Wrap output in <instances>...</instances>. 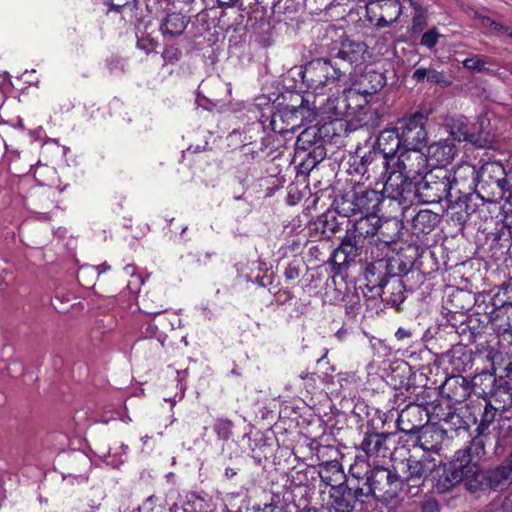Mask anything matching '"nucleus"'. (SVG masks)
<instances>
[{
  "instance_id": "obj_61",
  "label": "nucleus",
  "mask_w": 512,
  "mask_h": 512,
  "mask_svg": "<svg viewBox=\"0 0 512 512\" xmlns=\"http://www.w3.org/2000/svg\"><path fill=\"white\" fill-rule=\"evenodd\" d=\"M156 45H157V41L150 35L139 36L137 34V47L139 49L145 51L147 54L154 51Z\"/></svg>"
},
{
  "instance_id": "obj_9",
  "label": "nucleus",
  "mask_w": 512,
  "mask_h": 512,
  "mask_svg": "<svg viewBox=\"0 0 512 512\" xmlns=\"http://www.w3.org/2000/svg\"><path fill=\"white\" fill-rule=\"evenodd\" d=\"M398 166H402L401 170L396 171L394 168L384 179L383 192L391 200L405 209L409 207L415 198H418L417 183H414L409 175L410 171H406V165L398 159Z\"/></svg>"
},
{
  "instance_id": "obj_35",
  "label": "nucleus",
  "mask_w": 512,
  "mask_h": 512,
  "mask_svg": "<svg viewBox=\"0 0 512 512\" xmlns=\"http://www.w3.org/2000/svg\"><path fill=\"white\" fill-rule=\"evenodd\" d=\"M360 99L359 92L354 88L344 89L337 96L327 98L326 109L336 117L352 115L351 101Z\"/></svg>"
},
{
  "instance_id": "obj_5",
  "label": "nucleus",
  "mask_w": 512,
  "mask_h": 512,
  "mask_svg": "<svg viewBox=\"0 0 512 512\" xmlns=\"http://www.w3.org/2000/svg\"><path fill=\"white\" fill-rule=\"evenodd\" d=\"M512 170H506L500 161H488L480 167V180L477 196L481 201L496 203L504 199L510 191Z\"/></svg>"
},
{
  "instance_id": "obj_15",
  "label": "nucleus",
  "mask_w": 512,
  "mask_h": 512,
  "mask_svg": "<svg viewBox=\"0 0 512 512\" xmlns=\"http://www.w3.org/2000/svg\"><path fill=\"white\" fill-rule=\"evenodd\" d=\"M384 198L383 191L361 183H354L351 189V211L354 214L360 213L364 214L363 217L374 219L380 212Z\"/></svg>"
},
{
  "instance_id": "obj_22",
  "label": "nucleus",
  "mask_w": 512,
  "mask_h": 512,
  "mask_svg": "<svg viewBox=\"0 0 512 512\" xmlns=\"http://www.w3.org/2000/svg\"><path fill=\"white\" fill-rule=\"evenodd\" d=\"M428 423L427 412L417 405H406L398 414L396 421L400 432L412 439Z\"/></svg>"
},
{
  "instance_id": "obj_53",
  "label": "nucleus",
  "mask_w": 512,
  "mask_h": 512,
  "mask_svg": "<svg viewBox=\"0 0 512 512\" xmlns=\"http://www.w3.org/2000/svg\"><path fill=\"white\" fill-rule=\"evenodd\" d=\"M453 404H448L446 408L443 407V405L435 400L433 402V404H431L427 409H426V412H427V419L428 421L430 419H436L437 421L439 422H443L446 420V416L447 415V411L449 408H453L452 407Z\"/></svg>"
},
{
  "instance_id": "obj_42",
  "label": "nucleus",
  "mask_w": 512,
  "mask_h": 512,
  "mask_svg": "<svg viewBox=\"0 0 512 512\" xmlns=\"http://www.w3.org/2000/svg\"><path fill=\"white\" fill-rule=\"evenodd\" d=\"M464 296L465 294L462 291H458L457 293L453 294L449 300L451 303V308H447V322L449 323L452 331L459 325V321L467 316L465 311L469 309V306L464 304L459 305Z\"/></svg>"
},
{
  "instance_id": "obj_51",
  "label": "nucleus",
  "mask_w": 512,
  "mask_h": 512,
  "mask_svg": "<svg viewBox=\"0 0 512 512\" xmlns=\"http://www.w3.org/2000/svg\"><path fill=\"white\" fill-rule=\"evenodd\" d=\"M395 394L393 396V406L392 408L395 410H400L406 405H410V398L413 397V392H415V385L407 386L402 390H395Z\"/></svg>"
},
{
  "instance_id": "obj_59",
  "label": "nucleus",
  "mask_w": 512,
  "mask_h": 512,
  "mask_svg": "<svg viewBox=\"0 0 512 512\" xmlns=\"http://www.w3.org/2000/svg\"><path fill=\"white\" fill-rule=\"evenodd\" d=\"M164 64L174 65L182 58V51L175 45L166 46L162 52Z\"/></svg>"
},
{
  "instance_id": "obj_16",
  "label": "nucleus",
  "mask_w": 512,
  "mask_h": 512,
  "mask_svg": "<svg viewBox=\"0 0 512 512\" xmlns=\"http://www.w3.org/2000/svg\"><path fill=\"white\" fill-rule=\"evenodd\" d=\"M365 17L373 27L383 29L396 23L403 12L399 0H368Z\"/></svg>"
},
{
  "instance_id": "obj_37",
  "label": "nucleus",
  "mask_w": 512,
  "mask_h": 512,
  "mask_svg": "<svg viewBox=\"0 0 512 512\" xmlns=\"http://www.w3.org/2000/svg\"><path fill=\"white\" fill-rule=\"evenodd\" d=\"M439 222V214L428 209L420 210L412 218L413 234L417 237L427 235L435 229Z\"/></svg>"
},
{
  "instance_id": "obj_46",
  "label": "nucleus",
  "mask_w": 512,
  "mask_h": 512,
  "mask_svg": "<svg viewBox=\"0 0 512 512\" xmlns=\"http://www.w3.org/2000/svg\"><path fill=\"white\" fill-rule=\"evenodd\" d=\"M496 415L497 408L490 402H486L480 415L479 424L475 429L476 435L473 438H479L482 442L486 443L485 439L488 437V428L494 422Z\"/></svg>"
},
{
  "instance_id": "obj_18",
  "label": "nucleus",
  "mask_w": 512,
  "mask_h": 512,
  "mask_svg": "<svg viewBox=\"0 0 512 512\" xmlns=\"http://www.w3.org/2000/svg\"><path fill=\"white\" fill-rule=\"evenodd\" d=\"M479 178L480 168L467 161L457 164L450 170V179L456 202L463 197H469V195L477 193Z\"/></svg>"
},
{
  "instance_id": "obj_52",
  "label": "nucleus",
  "mask_w": 512,
  "mask_h": 512,
  "mask_svg": "<svg viewBox=\"0 0 512 512\" xmlns=\"http://www.w3.org/2000/svg\"><path fill=\"white\" fill-rule=\"evenodd\" d=\"M144 338L156 339L162 347H164L167 335L159 329V326L155 322H148L141 331Z\"/></svg>"
},
{
  "instance_id": "obj_36",
  "label": "nucleus",
  "mask_w": 512,
  "mask_h": 512,
  "mask_svg": "<svg viewBox=\"0 0 512 512\" xmlns=\"http://www.w3.org/2000/svg\"><path fill=\"white\" fill-rule=\"evenodd\" d=\"M414 379L415 374L411 366L405 361L392 365L387 374V383L394 390H402L407 386L415 385Z\"/></svg>"
},
{
  "instance_id": "obj_48",
  "label": "nucleus",
  "mask_w": 512,
  "mask_h": 512,
  "mask_svg": "<svg viewBox=\"0 0 512 512\" xmlns=\"http://www.w3.org/2000/svg\"><path fill=\"white\" fill-rule=\"evenodd\" d=\"M438 395L435 388L427 387L426 385H415V392L413 397H409L412 405H417L420 408L427 409L436 400L434 397Z\"/></svg>"
},
{
  "instance_id": "obj_13",
  "label": "nucleus",
  "mask_w": 512,
  "mask_h": 512,
  "mask_svg": "<svg viewBox=\"0 0 512 512\" xmlns=\"http://www.w3.org/2000/svg\"><path fill=\"white\" fill-rule=\"evenodd\" d=\"M391 162L380 151L373 148L364 155L353 158L349 171L359 174L367 180L373 178L376 182H383L393 170Z\"/></svg>"
},
{
  "instance_id": "obj_21",
  "label": "nucleus",
  "mask_w": 512,
  "mask_h": 512,
  "mask_svg": "<svg viewBox=\"0 0 512 512\" xmlns=\"http://www.w3.org/2000/svg\"><path fill=\"white\" fill-rule=\"evenodd\" d=\"M384 254L371 252V258L373 261L367 263L364 270V278L366 281L365 287L371 292V297H376V294L383 293L385 284L390 279V271L388 265L385 262Z\"/></svg>"
},
{
  "instance_id": "obj_34",
  "label": "nucleus",
  "mask_w": 512,
  "mask_h": 512,
  "mask_svg": "<svg viewBox=\"0 0 512 512\" xmlns=\"http://www.w3.org/2000/svg\"><path fill=\"white\" fill-rule=\"evenodd\" d=\"M386 84L387 78L385 73L370 69L360 75L357 88L354 89L359 92L360 97H369L380 92Z\"/></svg>"
},
{
  "instance_id": "obj_7",
  "label": "nucleus",
  "mask_w": 512,
  "mask_h": 512,
  "mask_svg": "<svg viewBox=\"0 0 512 512\" xmlns=\"http://www.w3.org/2000/svg\"><path fill=\"white\" fill-rule=\"evenodd\" d=\"M372 487L367 494L385 505H395L400 501L402 482L395 467L375 466L371 468Z\"/></svg>"
},
{
  "instance_id": "obj_39",
  "label": "nucleus",
  "mask_w": 512,
  "mask_h": 512,
  "mask_svg": "<svg viewBox=\"0 0 512 512\" xmlns=\"http://www.w3.org/2000/svg\"><path fill=\"white\" fill-rule=\"evenodd\" d=\"M318 474L321 482L330 486L331 489H334L338 483L346 478L342 466L338 461H327L320 464Z\"/></svg>"
},
{
  "instance_id": "obj_60",
  "label": "nucleus",
  "mask_w": 512,
  "mask_h": 512,
  "mask_svg": "<svg viewBox=\"0 0 512 512\" xmlns=\"http://www.w3.org/2000/svg\"><path fill=\"white\" fill-rule=\"evenodd\" d=\"M440 37L441 34L438 32L437 28L433 27L423 33L420 44L431 50L437 45Z\"/></svg>"
},
{
  "instance_id": "obj_50",
  "label": "nucleus",
  "mask_w": 512,
  "mask_h": 512,
  "mask_svg": "<svg viewBox=\"0 0 512 512\" xmlns=\"http://www.w3.org/2000/svg\"><path fill=\"white\" fill-rule=\"evenodd\" d=\"M292 102L297 103L299 111L296 112L299 114V119L301 120L302 125L311 123L316 119L318 114L317 109L315 107H310L309 101L305 100L302 95H292Z\"/></svg>"
},
{
  "instance_id": "obj_25",
  "label": "nucleus",
  "mask_w": 512,
  "mask_h": 512,
  "mask_svg": "<svg viewBox=\"0 0 512 512\" xmlns=\"http://www.w3.org/2000/svg\"><path fill=\"white\" fill-rule=\"evenodd\" d=\"M281 107L272 113L270 119L271 130L278 134H285L294 132L297 128L302 126L297 103L292 104H279Z\"/></svg>"
},
{
  "instance_id": "obj_33",
  "label": "nucleus",
  "mask_w": 512,
  "mask_h": 512,
  "mask_svg": "<svg viewBox=\"0 0 512 512\" xmlns=\"http://www.w3.org/2000/svg\"><path fill=\"white\" fill-rule=\"evenodd\" d=\"M398 128L393 127L384 129L380 132L375 143V150L380 151L391 161L395 160V156L400 149H403V142L400 138Z\"/></svg>"
},
{
  "instance_id": "obj_62",
  "label": "nucleus",
  "mask_w": 512,
  "mask_h": 512,
  "mask_svg": "<svg viewBox=\"0 0 512 512\" xmlns=\"http://www.w3.org/2000/svg\"><path fill=\"white\" fill-rule=\"evenodd\" d=\"M486 62L478 56L467 58L463 61V66L469 70H474L477 72H484L488 70L486 67Z\"/></svg>"
},
{
  "instance_id": "obj_27",
  "label": "nucleus",
  "mask_w": 512,
  "mask_h": 512,
  "mask_svg": "<svg viewBox=\"0 0 512 512\" xmlns=\"http://www.w3.org/2000/svg\"><path fill=\"white\" fill-rule=\"evenodd\" d=\"M467 346L460 343L452 344L450 349L441 354L458 374L472 372L474 366L475 356Z\"/></svg>"
},
{
  "instance_id": "obj_58",
  "label": "nucleus",
  "mask_w": 512,
  "mask_h": 512,
  "mask_svg": "<svg viewBox=\"0 0 512 512\" xmlns=\"http://www.w3.org/2000/svg\"><path fill=\"white\" fill-rule=\"evenodd\" d=\"M103 4L108 7L109 12L121 13L126 7H136L138 0H103Z\"/></svg>"
},
{
  "instance_id": "obj_45",
  "label": "nucleus",
  "mask_w": 512,
  "mask_h": 512,
  "mask_svg": "<svg viewBox=\"0 0 512 512\" xmlns=\"http://www.w3.org/2000/svg\"><path fill=\"white\" fill-rule=\"evenodd\" d=\"M479 304H481L480 297L476 299V312L465 317V321H467L466 327L468 331H470L468 335L469 344L475 343L477 339L484 334L486 328L485 321L481 320L479 317L481 314L485 315L483 312L478 311Z\"/></svg>"
},
{
  "instance_id": "obj_1",
  "label": "nucleus",
  "mask_w": 512,
  "mask_h": 512,
  "mask_svg": "<svg viewBox=\"0 0 512 512\" xmlns=\"http://www.w3.org/2000/svg\"><path fill=\"white\" fill-rule=\"evenodd\" d=\"M367 46L363 42L344 40L330 57L316 58L301 67L300 75L308 89L325 94L339 87L342 78L352 74L355 67L365 62Z\"/></svg>"
},
{
  "instance_id": "obj_32",
  "label": "nucleus",
  "mask_w": 512,
  "mask_h": 512,
  "mask_svg": "<svg viewBox=\"0 0 512 512\" xmlns=\"http://www.w3.org/2000/svg\"><path fill=\"white\" fill-rule=\"evenodd\" d=\"M406 284L404 279L392 275L388 282L385 284V288L383 289V293L376 294V296L381 297L382 302L390 307L395 308L396 310H400V305L406 299Z\"/></svg>"
},
{
  "instance_id": "obj_56",
  "label": "nucleus",
  "mask_w": 512,
  "mask_h": 512,
  "mask_svg": "<svg viewBox=\"0 0 512 512\" xmlns=\"http://www.w3.org/2000/svg\"><path fill=\"white\" fill-rule=\"evenodd\" d=\"M344 300L345 313L351 318H355L361 309L360 297L358 294L346 295Z\"/></svg>"
},
{
  "instance_id": "obj_28",
  "label": "nucleus",
  "mask_w": 512,
  "mask_h": 512,
  "mask_svg": "<svg viewBox=\"0 0 512 512\" xmlns=\"http://www.w3.org/2000/svg\"><path fill=\"white\" fill-rule=\"evenodd\" d=\"M477 387L480 389L481 394L490 396H501L509 389L508 378L505 375L497 377L494 373L489 371H482L473 378L472 389Z\"/></svg>"
},
{
  "instance_id": "obj_55",
  "label": "nucleus",
  "mask_w": 512,
  "mask_h": 512,
  "mask_svg": "<svg viewBox=\"0 0 512 512\" xmlns=\"http://www.w3.org/2000/svg\"><path fill=\"white\" fill-rule=\"evenodd\" d=\"M233 422L229 419L219 418L215 421L213 429L221 440H228L232 435Z\"/></svg>"
},
{
  "instance_id": "obj_6",
  "label": "nucleus",
  "mask_w": 512,
  "mask_h": 512,
  "mask_svg": "<svg viewBox=\"0 0 512 512\" xmlns=\"http://www.w3.org/2000/svg\"><path fill=\"white\" fill-rule=\"evenodd\" d=\"M450 179V170L434 167L417 182L418 199L424 203H456Z\"/></svg>"
},
{
  "instance_id": "obj_31",
  "label": "nucleus",
  "mask_w": 512,
  "mask_h": 512,
  "mask_svg": "<svg viewBox=\"0 0 512 512\" xmlns=\"http://www.w3.org/2000/svg\"><path fill=\"white\" fill-rule=\"evenodd\" d=\"M433 471L430 474V482L432 490L437 494H446L451 492L459 482L446 463H436L434 461Z\"/></svg>"
},
{
  "instance_id": "obj_17",
  "label": "nucleus",
  "mask_w": 512,
  "mask_h": 512,
  "mask_svg": "<svg viewBox=\"0 0 512 512\" xmlns=\"http://www.w3.org/2000/svg\"><path fill=\"white\" fill-rule=\"evenodd\" d=\"M478 482L474 483L478 492H502L512 484V464L505 459L499 465L487 469L481 468Z\"/></svg>"
},
{
  "instance_id": "obj_19",
  "label": "nucleus",
  "mask_w": 512,
  "mask_h": 512,
  "mask_svg": "<svg viewBox=\"0 0 512 512\" xmlns=\"http://www.w3.org/2000/svg\"><path fill=\"white\" fill-rule=\"evenodd\" d=\"M453 140L468 142L476 148H486L490 144L489 134L480 129L477 123H472L465 116L451 118L447 123Z\"/></svg>"
},
{
  "instance_id": "obj_12",
  "label": "nucleus",
  "mask_w": 512,
  "mask_h": 512,
  "mask_svg": "<svg viewBox=\"0 0 512 512\" xmlns=\"http://www.w3.org/2000/svg\"><path fill=\"white\" fill-rule=\"evenodd\" d=\"M428 115L416 111L398 120L396 126L403 142L404 151H420L427 141L426 123Z\"/></svg>"
},
{
  "instance_id": "obj_29",
  "label": "nucleus",
  "mask_w": 512,
  "mask_h": 512,
  "mask_svg": "<svg viewBox=\"0 0 512 512\" xmlns=\"http://www.w3.org/2000/svg\"><path fill=\"white\" fill-rule=\"evenodd\" d=\"M458 154L457 146L450 140H440L427 146L426 159L435 167L446 168Z\"/></svg>"
},
{
  "instance_id": "obj_43",
  "label": "nucleus",
  "mask_w": 512,
  "mask_h": 512,
  "mask_svg": "<svg viewBox=\"0 0 512 512\" xmlns=\"http://www.w3.org/2000/svg\"><path fill=\"white\" fill-rule=\"evenodd\" d=\"M511 238L495 234L488 248V257L494 261H506V256L511 248Z\"/></svg>"
},
{
  "instance_id": "obj_47",
  "label": "nucleus",
  "mask_w": 512,
  "mask_h": 512,
  "mask_svg": "<svg viewBox=\"0 0 512 512\" xmlns=\"http://www.w3.org/2000/svg\"><path fill=\"white\" fill-rule=\"evenodd\" d=\"M477 200H481V197L477 196L476 193L471 194L469 197H463L456 203H449L448 208H459V210L456 211V214L458 215L457 220L466 222L468 217L476 212L478 207Z\"/></svg>"
},
{
  "instance_id": "obj_14",
  "label": "nucleus",
  "mask_w": 512,
  "mask_h": 512,
  "mask_svg": "<svg viewBox=\"0 0 512 512\" xmlns=\"http://www.w3.org/2000/svg\"><path fill=\"white\" fill-rule=\"evenodd\" d=\"M365 496L362 489L354 483L342 481L334 489H330V509L335 512L362 511L366 505L363 501Z\"/></svg>"
},
{
  "instance_id": "obj_3",
  "label": "nucleus",
  "mask_w": 512,
  "mask_h": 512,
  "mask_svg": "<svg viewBox=\"0 0 512 512\" xmlns=\"http://www.w3.org/2000/svg\"><path fill=\"white\" fill-rule=\"evenodd\" d=\"M332 123L308 126L297 137L295 143L297 176H308L327 155L326 144L330 142Z\"/></svg>"
},
{
  "instance_id": "obj_49",
  "label": "nucleus",
  "mask_w": 512,
  "mask_h": 512,
  "mask_svg": "<svg viewBox=\"0 0 512 512\" xmlns=\"http://www.w3.org/2000/svg\"><path fill=\"white\" fill-rule=\"evenodd\" d=\"M251 456L257 465H262L263 461H266L271 455V445L267 439L260 437L254 439L250 443Z\"/></svg>"
},
{
  "instance_id": "obj_30",
  "label": "nucleus",
  "mask_w": 512,
  "mask_h": 512,
  "mask_svg": "<svg viewBox=\"0 0 512 512\" xmlns=\"http://www.w3.org/2000/svg\"><path fill=\"white\" fill-rule=\"evenodd\" d=\"M388 432L366 431L359 448L368 457H386L389 450L387 441L392 436Z\"/></svg>"
},
{
  "instance_id": "obj_10",
  "label": "nucleus",
  "mask_w": 512,
  "mask_h": 512,
  "mask_svg": "<svg viewBox=\"0 0 512 512\" xmlns=\"http://www.w3.org/2000/svg\"><path fill=\"white\" fill-rule=\"evenodd\" d=\"M479 297L478 311L485 314L486 323L503 318L512 309V278Z\"/></svg>"
},
{
  "instance_id": "obj_4",
  "label": "nucleus",
  "mask_w": 512,
  "mask_h": 512,
  "mask_svg": "<svg viewBox=\"0 0 512 512\" xmlns=\"http://www.w3.org/2000/svg\"><path fill=\"white\" fill-rule=\"evenodd\" d=\"M485 442L479 438H472L471 441L461 449L455 451L451 460L446 462L459 484L470 493H476L474 483L478 482L481 471L479 460L485 455Z\"/></svg>"
},
{
  "instance_id": "obj_11",
  "label": "nucleus",
  "mask_w": 512,
  "mask_h": 512,
  "mask_svg": "<svg viewBox=\"0 0 512 512\" xmlns=\"http://www.w3.org/2000/svg\"><path fill=\"white\" fill-rule=\"evenodd\" d=\"M151 9L160 20V30L164 35L179 36L190 22V17L174 0H154Z\"/></svg>"
},
{
  "instance_id": "obj_20",
  "label": "nucleus",
  "mask_w": 512,
  "mask_h": 512,
  "mask_svg": "<svg viewBox=\"0 0 512 512\" xmlns=\"http://www.w3.org/2000/svg\"><path fill=\"white\" fill-rule=\"evenodd\" d=\"M372 219V225L376 229L374 232V245L376 253L387 255L392 249V245L400 239L403 230V222L397 218H388L381 221L380 218Z\"/></svg>"
},
{
  "instance_id": "obj_63",
  "label": "nucleus",
  "mask_w": 512,
  "mask_h": 512,
  "mask_svg": "<svg viewBox=\"0 0 512 512\" xmlns=\"http://www.w3.org/2000/svg\"><path fill=\"white\" fill-rule=\"evenodd\" d=\"M446 420L443 421L446 424H449L452 429L458 430L460 428H463L464 421L462 417L456 413L454 408H449L447 411Z\"/></svg>"
},
{
  "instance_id": "obj_44",
  "label": "nucleus",
  "mask_w": 512,
  "mask_h": 512,
  "mask_svg": "<svg viewBox=\"0 0 512 512\" xmlns=\"http://www.w3.org/2000/svg\"><path fill=\"white\" fill-rule=\"evenodd\" d=\"M412 79L417 83L426 80L430 84L440 85L446 87L450 84L446 75L443 72L437 71L432 67H419L416 68L412 74Z\"/></svg>"
},
{
  "instance_id": "obj_54",
  "label": "nucleus",
  "mask_w": 512,
  "mask_h": 512,
  "mask_svg": "<svg viewBox=\"0 0 512 512\" xmlns=\"http://www.w3.org/2000/svg\"><path fill=\"white\" fill-rule=\"evenodd\" d=\"M330 249L329 240L321 239L319 242H310L308 253L309 256L317 261H324L325 253Z\"/></svg>"
},
{
  "instance_id": "obj_38",
  "label": "nucleus",
  "mask_w": 512,
  "mask_h": 512,
  "mask_svg": "<svg viewBox=\"0 0 512 512\" xmlns=\"http://www.w3.org/2000/svg\"><path fill=\"white\" fill-rule=\"evenodd\" d=\"M314 225L315 230L319 231L324 239L330 241L341 230L342 223L339 222L335 211H327L318 216Z\"/></svg>"
},
{
  "instance_id": "obj_26",
  "label": "nucleus",
  "mask_w": 512,
  "mask_h": 512,
  "mask_svg": "<svg viewBox=\"0 0 512 512\" xmlns=\"http://www.w3.org/2000/svg\"><path fill=\"white\" fill-rule=\"evenodd\" d=\"M439 393L450 404H461L467 400L472 393V384L461 374L452 375L445 379L439 387Z\"/></svg>"
},
{
  "instance_id": "obj_40",
  "label": "nucleus",
  "mask_w": 512,
  "mask_h": 512,
  "mask_svg": "<svg viewBox=\"0 0 512 512\" xmlns=\"http://www.w3.org/2000/svg\"><path fill=\"white\" fill-rule=\"evenodd\" d=\"M439 270V262L433 251L421 249L418 246L417 260L415 261V273L424 277H431L433 273Z\"/></svg>"
},
{
  "instance_id": "obj_57",
  "label": "nucleus",
  "mask_w": 512,
  "mask_h": 512,
  "mask_svg": "<svg viewBox=\"0 0 512 512\" xmlns=\"http://www.w3.org/2000/svg\"><path fill=\"white\" fill-rule=\"evenodd\" d=\"M304 262L301 259L294 258L291 260L284 270V277L286 281H294L301 275Z\"/></svg>"
},
{
  "instance_id": "obj_41",
  "label": "nucleus",
  "mask_w": 512,
  "mask_h": 512,
  "mask_svg": "<svg viewBox=\"0 0 512 512\" xmlns=\"http://www.w3.org/2000/svg\"><path fill=\"white\" fill-rule=\"evenodd\" d=\"M359 465H352L350 467V476L346 477L344 482H352L355 486L362 489V492L366 494L363 497V501L368 504L372 498V494H367V491L372 487L371 482V468H367L364 473L360 471Z\"/></svg>"
},
{
  "instance_id": "obj_8",
  "label": "nucleus",
  "mask_w": 512,
  "mask_h": 512,
  "mask_svg": "<svg viewBox=\"0 0 512 512\" xmlns=\"http://www.w3.org/2000/svg\"><path fill=\"white\" fill-rule=\"evenodd\" d=\"M402 472L400 480L402 491L409 497H417L424 493V488L430 482V474L433 471L434 459H415L409 457L401 461Z\"/></svg>"
},
{
  "instance_id": "obj_2",
  "label": "nucleus",
  "mask_w": 512,
  "mask_h": 512,
  "mask_svg": "<svg viewBox=\"0 0 512 512\" xmlns=\"http://www.w3.org/2000/svg\"><path fill=\"white\" fill-rule=\"evenodd\" d=\"M370 217H360L346 228L345 235L335 248L327 263L335 274H342L357 258L374 251V232Z\"/></svg>"
},
{
  "instance_id": "obj_24",
  "label": "nucleus",
  "mask_w": 512,
  "mask_h": 512,
  "mask_svg": "<svg viewBox=\"0 0 512 512\" xmlns=\"http://www.w3.org/2000/svg\"><path fill=\"white\" fill-rule=\"evenodd\" d=\"M418 246L408 245L406 248H401L396 255L392 257L385 256V262L392 275L400 278L407 277L410 273H415V261L417 260Z\"/></svg>"
},
{
  "instance_id": "obj_23",
  "label": "nucleus",
  "mask_w": 512,
  "mask_h": 512,
  "mask_svg": "<svg viewBox=\"0 0 512 512\" xmlns=\"http://www.w3.org/2000/svg\"><path fill=\"white\" fill-rule=\"evenodd\" d=\"M446 437V429L437 424H432L426 425L412 439L407 441H410L413 447H419L425 452L438 454L442 450Z\"/></svg>"
},
{
  "instance_id": "obj_64",
  "label": "nucleus",
  "mask_w": 512,
  "mask_h": 512,
  "mask_svg": "<svg viewBox=\"0 0 512 512\" xmlns=\"http://www.w3.org/2000/svg\"><path fill=\"white\" fill-rule=\"evenodd\" d=\"M427 26L426 11L415 13L412 18V31L413 33L422 32Z\"/></svg>"
}]
</instances>
